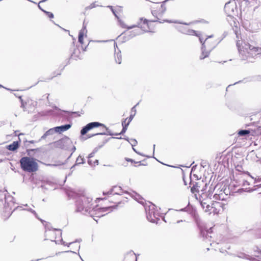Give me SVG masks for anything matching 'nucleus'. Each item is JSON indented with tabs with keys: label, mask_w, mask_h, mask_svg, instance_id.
Masks as SVG:
<instances>
[{
	"label": "nucleus",
	"mask_w": 261,
	"mask_h": 261,
	"mask_svg": "<svg viewBox=\"0 0 261 261\" xmlns=\"http://www.w3.org/2000/svg\"><path fill=\"white\" fill-rule=\"evenodd\" d=\"M92 199L91 197L83 194L80 196L76 202V211L81 212L84 215H89L93 217L94 214H97V217L105 215L103 213L106 212L111 208V206L105 207H98L97 206L92 207Z\"/></svg>",
	"instance_id": "1"
},
{
	"label": "nucleus",
	"mask_w": 261,
	"mask_h": 261,
	"mask_svg": "<svg viewBox=\"0 0 261 261\" xmlns=\"http://www.w3.org/2000/svg\"><path fill=\"white\" fill-rule=\"evenodd\" d=\"M254 44V43L252 41L239 40L237 41V46L242 60L252 62L251 60L254 57L261 54V47L256 46Z\"/></svg>",
	"instance_id": "2"
},
{
	"label": "nucleus",
	"mask_w": 261,
	"mask_h": 261,
	"mask_svg": "<svg viewBox=\"0 0 261 261\" xmlns=\"http://www.w3.org/2000/svg\"><path fill=\"white\" fill-rule=\"evenodd\" d=\"M204 212L208 214H217L222 207V203L218 201H211L209 194L202 193L199 198L196 197Z\"/></svg>",
	"instance_id": "3"
},
{
	"label": "nucleus",
	"mask_w": 261,
	"mask_h": 261,
	"mask_svg": "<svg viewBox=\"0 0 261 261\" xmlns=\"http://www.w3.org/2000/svg\"><path fill=\"white\" fill-rule=\"evenodd\" d=\"M19 163L21 168L25 172H34L38 169V164L33 158L28 156L22 157L20 159Z\"/></svg>",
	"instance_id": "4"
},
{
	"label": "nucleus",
	"mask_w": 261,
	"mask_h": 261,
	"mask_svg": "<svg viewBox=\"0 0 261 261\" xmlns=\"http://www.w3.org/2000/svg\"><path fill=\"white\" fill-rule=\"evenodd\" d=\"M147 220L152 223H158L160 220L159 214L155 210V205L150 202L144 205Z\"/></svg>",
	"instance_id": "5"
},
{
	"label": "nucleus",
	"mask_w": 261,
	"mask_h": 261,
	"mask_svg": "<svg viewBox=\"0 0 261 261\" xmlns=\"http://www.w3.org/2000/svg\"><path fill=\"white\" fill-rule=\"evenodd\" d=\"M4 199L5 200V209L6 211H8V217H10L13 211H10L12 209V206L15 203V202L14 201V197L10 195H6V194L7 193V191L5 190L4 191Z\"/></svg>",
	"instance_id": "6"
},
{
	"label": "nucleus",
	"mask_w": 261,
	"mask_h": 261,
	"mask_svg": "<svg viewBox=\"0 0 261 261\" xmlns=\"http://www.w3.org/2000/svg\"><path fill=\"white\" fill-rule=\"evenodd\" d=\"M177 29L183 34L189 35H195L199 37L200 42H202V37L200 33L196 32L195 31L188 29L187 26L178 25L177 27Z\"/></svg>",
	"instance_id": "7"
},
{
	"label": "nucleus",
	"mask_w": 261,
	"mask_h": 261,
	"mask_svg": "<svg viewBox=\"0 0 261 261\" xmlns=\"http://www.w3.org/2000/svg\"><path fill=\"white\" fill-rule=\"evenodd\" d=\"M100 126H103L104 124L99 123L98 122H92L89 123L86 126H84L81 130V134L82 136H84L90 130L93 128L99 127Z\"/></svg>",
	"instance_id": "8"
},
{
	"label": "nucleus",
	"mask_w": 261,
	"mask_h": 261,
	"mask_svg": "<svg viewBox=\"0 0 261 261\" xmlns=\"http://www.w3.org/2000/svg\"><path fill=\"white\" fill-rule=\"evenodd\" d=\"M140 22L138 23L137 25H135L136 27H138L141 29L143 32H150V28L149 24L148 23V20L146 19L140 18Z\"/></svg>",
	"instance_id": "9"
},
{
	"label": "nucleus",
	"mask_w": 261,
	"mask_h": 261,
	"mask_svg": "<svg viewBox=\"0 0 261 261\" xmlns=\"http://www.w3.org/2000/svg\"><path fill=\"white\" fill-rule=\"evenodd\" d=\"M72 144L71 139L68 137H64L57 142V145L60 148L67 149Z\"/></svg>",
	"instance_id": "10"
},
{
	"label": "nucleus",
	"mask_w": 261,
	"mask_h": 261,
	"mask_svg": "<svg viewBox=\"0 0 261 261\" xmlns=\"http://www.w3.org/2000/svg\"><path fill=\"white\" fill-rule=\"evenodd\" d=\"M124 193H128L127 192H124L121 187L115 186L113 187L107 192H103V194L104 195H121Z\"/></svg>",
	"instance_id": "11"
},
{
	"label": "nucleus",
	"mask_w": 261,
	"mask_h": 261,
	"mask_svg": "<svg viewBox=\"0 0 261 261\" xmlns=\"http://www.w3.org/2000/svg\"><path fill=\"white\" fill-rule=\"evenodd\" d=\"M212 228H210L209 229H203L202 228H200V235L204 239H208V237L211 238L212 237L209 236V234H211L212 232Z\"/></svg>",
	"instance_id": "12"
},
{
	"label": "nucleus",
	"mask_w": 261,
	"mask_h": 261,
	"mask_svg": "<svg viewBox=\"0 0 261 261\" xmlns=\"http://www.w3.org/2000/svg\"><path fill=\"white\" fill-rule=\"evenodd\" d=\"M71 127V124H67L61 126L55 127V129H56L57 133H61L62 132H65L69 129Z\"/></svg>",
	"instance_id": "13"
},
{
	"label": "nucleus",
	"mask_w": 261,
	"mask_h": 261,
	"mask_svg": "<svg viewBox=\"0 0 261 261\" xmlns=\"http://www.w3.org/2000/svg\"><path fill=\"white\" fill-rule=\"evenodd\" d=\"M19 141H14L12 144H9L7 146V148L10 151H15L19 146L20 138Z\"/></svg>",
	"instance_id": "14"
},
{
	"label": "nucleus",
	"mask_w": 261,
	"mask_h": 261,
	"mask_svg": "<svg viewBox=\"0 0 261 261\" xmlns=\"http://www.w3.org/2000/svg\"><path fill=\"white\" fill-rule=\"evenodd\" d=\"M202 43V47H201V55L200 56V59L202 60L204 59L205 58L207 57L210 54L209 51H206L205 50V46L204 45V42H201Z\"/></svg>",
	"instance_id": "15"
},
{
	"label": "nucleus",
	"mask_w": 261,
	"mask_h": 261,
	"mask_svg": "<svg viewBox=\"0 0 261 261\" xmlns=\"http://www.w3.org/2000/svg\"><path fill=\"white\" fill-rule=\"evenodd\" d=\"M234 7V6L232 4H231L230 2L227 3L225 5L224 10L225 11V12L226 13L229 14V15H230L231 12H233V11H234V10H233Z\"/></svg>",
	"instance_id": "16"
},
{
	"label": "nucleus",
	"mask_w": 261,
	"mask_h": 261,
	"mask_svg": "<svg viewBox=\"0 0 261 261\" xmlns=\"http://www.w3.org/2000/svg\"><path fill=\"white\" fill-rule=\"evenodd\" d=\"M115 61L117 63L120 64L121 63V55L120 51L118 49L117 50L115 49Z\"/></svg>",
	"instance_id": "17"
},
{
	"label": "nucleus",
	"mask_w": 261,
	"mask_h": 261,
	"mask_svg": "<svg viewBox=\"0 0 261 261\" xmlns=\"http://www.w3.org/2000/svg\"><path fill=\"white\" fill-rule=\"evenodd\" d=\"M55 133H57L56 129H55V127L50 128L44 134V135L41 137V139H44L46 138L47 136L52 135Z\"/></svg>",
	"instance_id": "18"
},
{
	"label": "nucleus",
	"mask_w": 261,
	"mask_h": 261,
	"mask_svg": "<svg viewBox=\"0 0 261 261\" xmlns=\"http://www.w3.org/2000/svg\"><path fill=\"white\" fill-rule=\"evenodd\" d=\"M129 33L130 34H129L130 37L133 38V37L136 36V35H141V34H143V32L141 31L140 29H135L132 31L129 32Z\"/></svg>",
	"instance_id": "19"
},
{
	"label": "nucleus",
	"mask_w": 261,
	"mask_h": 261,
	"mask_svg": "<svg viewBox=\"0 0 261 261\" xmlns=\"http://www.w3.org/2000/svg\"><path fill=\"white\" fill-rule=\"evenodd\" d=\"M80 54V51L79 49L75 48L74 49L73 52L72 53L71 57V58L76 60L77 58L80 59L79 57V55Z\"/></svg>",
	"instance_id": "20"
},
{
	"label": "nucleus",
	"mask_w": 261,
	"mask_h": 261,
	"mask_svg": "<svg viewBox=\"0 0 261 261\" xmlns=\"http://www.w3.org/2000/svg\"><path fill=\"white\" fill-rule=\"evenodd\" d=\"M126 120H127V119H125L124 121H123L122 122V125L123 128L122 129L121 132L118 135L123 134L124 133H125L126 132L127 128V126L128 125V124L125 123Z\"/></svg>",
	"instance_id": "21"
},
{
	"label": "nucleus",
	"mask_w": 261,
	"mask_h": 261,
	"mask_svg": "<svg viewBox=\"0 0 261 261\" xmlns=\"http://www.w3.org/2000/svg\"><path fill=\"white\" fill-rule=\"evenodd\" d=\"M118 19V21H119V25L123 28H127V29H133L134 28H136V26L135 25H132V26H130V27H127L125 23L124 22L121 20V19H120L119 18Z\"/></svg>",
	"instance_id": "22"
},
{
	"label": "nucleus",
	"mask_w": 261,
	"mask_h": 261,
	"mask_svg": "<svg viewBox=\"0 0 261 261\" xmlns=\"http://www.w3.org/2000/svg\"><path fill=\"white\" fill-rule=\"evenodd\" d=\"M130 195L134 198L135 199L137 200L139 203L143 204V202L141 200H143V199L141 197V196L137 194L136 193H134L133 194H130Z\"/></svg>",
	"instance_id": "23"
},
{
	"label": "nucleus",
	"mask_w": 261,
	"mask_h": 261,
	"mask_svg": "<svg viewBox=\"0 0 261 261\" xmlns=\"http://www.w3.org/2000/svg\"><path fill=\"white\" fill-rule=\"evenodd\" d=\"M241 178H242V185L243 186H245L247 185H249V183L245 179V177L247 176L246 174L244 173H241L240 174Z\"/></svg>",
	"instance_id": "24"
},
{
	"label": "nucleus",
	"mask_w": 261,
	"mask_h": 261,
	"mask_svg": "<svg viewBox=\"0 0 261 261\" xmlns=\"http://www.w3.org/2000/svg\"><path fill=\"white\" fill-rule=\"evenodd\" d=\"M104 128L106 129V132H100L99 134H100V135H110V136H113L114 135V134H113L111 131L107 127H106V126L104 125L103 126H102Z\"/></svg>",
	"instance_id": "25"
},
{
	"label": "nucleus",
	"mask_w": 261,
	"mask_h": 261,
	"mask_svg": "<svg viewBox=\"0 0 261 261\" xmlns=\"http://www.w3.org/2000/svg\"><path fill=\"white\" fill-rule=\"evenodd\" d=\"M256 0H243L242 2L244 3L247 6H253L256 3Z\"/></svg>",
	"instance_id": "26"
},
{
	"label": "nucleus",
	"mask_w": 261,
	"mask_h": 261,
	"mask_svg": "<svg viewBox=\"0 0 261 261\" xmlns=\"http://www.w3.org/2000/svg\"><path fill=\"white\" fill-rule=\"evenodd\" d=\"M249 133H250V131L249 130L242 129L239 132L238 134L240 136H245L249 134Z\"/></svg>",
	"instance_id": "27"
},
{
	"label": "nucleus",
	"mask_w": 261,
	"mask_h": 261,
	"mask_svg": "<svg viewBox=\"0 0 261 261\" xmlns=\"http://www.w3.org/2000/svg\"><path fill=\"white\" fill-rule=\"evenodd\" d=\"M85 163V159L82 158L81 155H79L76 159L75 165H79Z\"/></svg>",
	"instance_id": "28"
},
{
	"label": "nucleus",
	"mask_w": 261,
	"mask_h": 261,
	"mask_svg": "<svg viewBox=\"0 0 261 261\" xmlns=\"http://www.w3.org/2000/svg\"><path fill=\"white\" fill-rule=\"evenodd\" d=\"M237 256L239 258H246V259H250L248 256V255H246V254L244 253H242V252H240V253H239L238 254H237Z\"/></svg>",
	"instance_id": "29"
},
{
	"label": "nucleus",
	"mask_w": 261,
	"mask_h": 261,
	"mask_svg": "<svg viewBox=\"0 0 261 261\" xmlns=\"http://www.w3.org/2000/svg\"><path fill=\"white\" fill-rule=\"evenodd\" d=\"M84 35V34H83V33L79 32L78 41L82 44L83 43Z\"/></svg>",
	"instance_id": "30"
},
{
	"label": "nucleus",
	"mask_w": 261,
	"mask_h": 261,
	"mask_svg": "<svg viewBox=\"0 0 261 261\" xmlns=\"http://www.w3.org/2000/svg\"><path fill=\"white\" fill-rule=\"evenodd\" d=\"M199 187L197 185V184H196L195 185H194L191 189V192L194 193L196 192L199 191Z\"/></svg>",
	"instance_id": "31"
},
{
	"label": "nucleus",
	"mask_w": 261,
	"mask_h": 261,
	"mask_svg": "<svg viewBox=\"0 0 261 261\" xmlns=\"http://www.w3.org/2000/svg\"><path fill=\"white\" fill-rule=\"evenodd\" d=\"M168 0H166L161 5V11H162V13H163L165 12V11H166V7H165V3L167 1H168Z\"/></svg>",
	"instance_id": "32"
},
{
	"label": "nucleus",
	"mask_w": 261,
	"mask_h": 261,
	"mask_svg": "<svg viewBox=\"0 0 261 261\" xmlns=\"http://www.w3.org/2000/svg\"><path fill=\"white\" fill-rule=\"evenodd\" d=\"M41 11H43L44 13H45L48 16V17H49L50 18H54V16L52 13L46 11L43 9H41Z\"/></svg>",
	"instance_id": "33"
},
{
	"label": "nucleus",
	"mask_w": 261,
	"mask_h": 261,
	"mask_svg": "<svg viewBox=\"0 0 261 261\" xmlns=\"http://www.w3.org/2000/svg\"><path fill=\"white\" fill-rule=\"evenodd\" d=\"M96 2L91 4L89 6L86 8V9H91L97 6L95 4Z\"/></svg>",
	"instance_id": "34"
},
{
	"label": "nucleus",
	"mask_w": 261,
	"mask_h": 261,
	"mask_svg": "<svg viewBox=\"0 0 261 261\" xmlns=\"http://www.w3.org/2000/svg\"><path fill=\"white\" fill-rule=\"evenodd\" d=\"M23 210H27V211H28L29 212H31L32 214H33L35 215V216L37 218H38V215H37V213H36V212L34 210H32V208H30L23 209Z\"/></svg>",
	"instance_id": "35"
},
{
	"label": "nucleus",
	"mask_w": 261,
	"mask_h": 261,
	"mask_svg": "<svg viewBox=\"0 0 261 261\" xmlns=\"http://www.w3.org/2000/svg\"><path fill=\"white\" fill-rule=\"evenodd\" d=\"M80 32H82L83 34L86 33L87 32V30H86V26L84 22L83 23V28L80 30Z\"/></svg>",
	"instance_id": "36"
},
{
	"label": "nucleus",
	"mask_w": 261,
	"mask_h": 261,
	"mask_svg": "<svg viewBox=\"0 0 261 261\" xmlns=\"http://www.w3.org/2000/svg\"><path fill=\"white\" fill-rule=\"evenodd\" d=\"M132 147L135 146L137 144V141L136 139H132L130 143Z\"/></svg>",
	"instance_id": "37"
},
{
	"label": "nucleus",
	"mask_w": 261,
	"mask_h": 261,
	"mask_svg": "<svg viewBox=\"0 0 261 261\" xmlns=\"http://www.w3.org/2000/svg\"><path fill=\"white\" fill-rule=\"evenodd\" d=\"M135 114H131L128 118V121L127 122L126 124H129V123L132 121V120H133V119L134 118V116H135Z\"/></svg>",
	"instance_id": "38"
},
{
	"label": "nucleus",
	"mask_w": 261,
	"mask_h": 261,
	"mask_svg": "<svg viewBox=\"0 0 261 261\" xmlns=\"http://www.w3.org/2000/svg\"><path fill=\"white\" fill-rule=\"evenodd\" d=\"M18 97L20 99V100L21 101V107L23 109V111H25V108H24V103L23 101L21 96H18Z\"/></svg>",
	"instance_id": "39"
},
{
	"label": "nucleus",
	"mask_w": 261,
	"mask_h": 261,
	"mask_svg": "<svg viewBox=\"0 0 261 261\" xmlns=\"http://www.w3.org/2000/svg\"><path fill=\"white\" fill-rule=\"evenodd\" d=\"M38 150V149H27V154L28 155H31V153H32V152H33L35 150Z\"/></svg>",
	"instance_id": "40"
},
{
	"label": "nucleus",
	"mask_w": 261,
	"mask_h": 261,
	"mask_svg": "<svg viewBox=\"0 0 261 261\" xmlns=\"http://www.w3.org/2000/svg\"><path fill=\"white\" fill-rule=\"evenodd\" d=\"M108 7L110 8L111 10H112V12H113V13L114 14V15L115 16V17L117 18V19H119V17H118V16L117 15V14H116V12H115V11L113 9V7L111 6H108Z\"/></svg>",
	"instance_id": "41"
},
{
	"label": "nucleus",
	"mask_w": 261,
	"mask_h": 261,
	"mask_svg": "<svg viewBox=\"0 0 261 261\" xmlns=\"http://www.w3.org/2000/svg\"><path fill=\"white\" fill-rule=\"evenodd\" d=\"M99 134V133H96L93 134H89L88 135H87V138H91V137L96 136V135H100V134Z\"/></svg>",
	"instance_id": "42"
},
{
	"label": "nucleus",
	"mask_w": 261,
	"mask_h": 261,
	"mask_svg": "<svg viewBox=\"0 0 261 261\" xmlns=\"http://www.w3.org/2000/svg\"><path fill=\"white\" fill-rule=\"evenodd\" d=\"M61 242L62 243V245H64V246H68V247L69 246V245L71 244H72L73 242H70L69 243V244H67L65 242H64L63 239H61Z\"/></svg>",
	"instance_id": "43"
},
{
	"label": "nucleus",
	"mask_w": 261,
	"mask_h": 261,
	"mask_svg": "<svg viewBox=\"0 0 261 261\" xmlns=\"http://www.w3.org/2000/svg\"><path fill=\"white\" fill-rule=\"evenodd\" d=\"M139 103H138L136 106H135L134 107H133L132 108V112H134V114L136 115V107L138 105Z\"/></svg>",
	"instance_id": "44"
},
{
	"label": "nucleus",
	"mask_w": 261,
	"mask_h": 261,
	"mask_svg": "<svg viewBox=\"0 0 261 261\" xmlns=\"http://www.w3.org/2000/svg\"><path fill=\"white\" fill-rule=\"evenodd\" d=\"M46 166H50V167H56L57 166L56 164H45Z\"/></svg>",
	"instance_id": "45"
},
{
	"label": "nucleus",
	"mask_w": 261,
	"mask_h": 261,
	"mask_svg": "<svg viewBox=\"0 0 261 261\" xmlns=\"http://www.w3.org/2000/svg\"><path fill=\"white\" fill-rule=\"evenodd\" d=\"M98 164V160H96L93 164V166H95L96 165H97Z\"/></svg>",
	"instance_id": "46"
},
{
	"label": "nucleus",
	"mask_w": 261,
	"mask_h": 261,
	"mask_svg": "<svg viewBox=\"0 0 261 261\" xmlns=\"http://www.w3.org/2000/svg\"><path fill=\"white\" fill-rule=\"evenodd\" d=\"M94 153L91 152V153H90L89 154V155H88V159H90V158H91L93 157V156H94Z\"/></svg>",
	"instance_id": "47"
},
{
	"label": "nucleus",
	"mask_w": 261,
	"mask_h": 261,
	"mask_svg": "<svg viewBox=\"0 0 261 261\" xmlns=\"http://www.w3.org/2000/svg\"><path fill=\"white\" fill-rule=\"evenodd\" d=\"M88 163L89 165L93 166L92 160H90V159H89V160H88Z\"/></svg>",
	"instance_id": "48"
},
{
	"label": "nucleus",
	"mask_w": 261,
	"mask_h": 261,
	"mask_svg": "<svg viewBox=\"0 0 261 261\" xmlns=\"http://www.w3.org/2000/svg\"><path fill=\"white\" fill-rule=\"evenodd\" d=\"M126 160L127 161V162H130L132 163H136L133 160L131 159H128V158H126Z\"/></svg>",
	"instance_id": "49"
},
{
	"label": "nucleus",
	"mask_w": 261,
	"mask_h": 261,
	"mask_svg": "<svg viewBox=\"0 0 261 261\" xmlns=\"http://www.w3.org/2000/svg\"><path fill=\"white\" fill-rule=\"evenodd\" d=\"M254 190L252 189H250V188H248V189H246V191H247V192H252Z\"/></svg>",
	"instance_id": "50"
},
{
	"label": "nucleus",
	"mask_w": 261,
	"mask_h": 261,
	"mask_svg": "<svg viewBox=\"0 0 261 261\" xmlns=\"http://www.w3.org/2000/svg\"><path fill=\"white\" fill-rule=\"evenodd\" d=\"M4 192H3V194L2 195H0V200H2L3 198H4Z\"/></svg>",
	"instance_id": "51"
},
{
	"label": "nucleus",
	"mask_w": 261,
	"mask_h": 261,
	"mask_svg": "<svg viewBox=\"0 0 261 261\" xmlns=\"http://www.w3.org/2000/svg\"><path fill=\"white\" fill-rule=\"evenodd\" d=\"M25 142H26V143H35V141H33V140L30 141H25Z\"/></svg>",
	"instance_id": "52"
},
{
	"label": "nucleus",
	"mask_w": 261,
	"mask_h": 261,
	"mask_svg": "<svg viewBox=\"0 0 261 261\" xmlns=\"http://www.w3.org/2000/svg\"><path fill=\"white\" fill-rule=\"evenodd\" d=\"M186 222V221H185V220H178V221H177L176 222V223H179L180 222Z\"/></svg>",
	"instance_id": "53"
},
{
	"label": "nucleus",
	"mask_w": 261,
	"mask_h": 261,
	"mask_svg": "<svg viewBox=\"0 0 261 261\" xmlns=\"http://www.w3.org/2000/svg\"><path fill=\"white\" fill-rule=\"evenodd\" d=\"M96 152H97V149H96V148H95L92 152V153H94V154H95V153Z\"/></svg>",
	"instance_id": "54"
},
{
	"label": "nucleus",
	"mask_w": 261,
	"mask_h": 261,
	"mask_svg": "<svg viewBox=\"0 0 261 261\" xmlns=\"http://www.w3.org/2000/svg\"><path fill=\"white\" fill-rule=\"evenodd\" d=\"M96 152H97V149H96V148H95L92 152V153H94V154H95V153Z\"/></svg>",
	"instance_id": "55"
},
{
	"label": "nucleus",
	"mask_w": 261,
	"mask_h": 261,
	"mask_svg": "<svg viewBox=\"0 0 261 261\" xmlns=\"http://www.w3.org/2000/svg\"><path fill=\"white\" fill-rule=\"evenodd\" d=\"M75 149H76L75 147V146H73V148H72V152L75 151Z\"/></svg>",
	"instance_id": "56"
},
{
	"label": "nucleus",
	"mask_w": 261,
	"mask_h": 261,
	"mask_svg": "<svg viewBox=\"0 0 261 261\" xmlns=\"http://www.w3.org/2000/svg\"><path fill=\"white\" fill-rule=\"evenodd\" d=\"M76 165H75V164L72 166L71 167V170H73V169H74V167L76 166Z\"/></svg>",
	"instance_id": "57"
},
{
	"label": "nucleus",
	"mask_w": 261,
	"mask_h": 261,
	"mask_svg": "<svg viewBox=\"0 0 261 261\" xmlns=\"http://www.w3.org/2000/svg\"><path fill=\"white\" fill-rule=\"evenodd\" d=\"M156 12L155 11H152V14L153 15V16H155V15L156 14Z\"/></svg>",
	"instance_id": "58"
},
{
	"label": "nucleus",
	"mask_w": 261,
	"mask_h": 261,
	"mask_svg": "<svg viewBox=\"0 0 261 261\" xmlns=\"http://www.w3.org/2000/svg\"><path fill=\"white\" fill-rule=\"evenodd\" d=\"M43 258H39V259H37L36 260H32L31 261H39V260H41Z\"/></svg>",
	"instance_id": "59"
},
{
	"label": "nucleus",
	"mask_w": 261,
	"mask_h": 261,
	"mask_svg": "<svg viewBox=\"0 0 261 261\" xmlns=\"http://www.w3.org/2000/svg\"><path fill=\"white\" fill-rule=\"evenodd\" d=\"M133 150H134V151H135L136 153H138V154H140L139 153H138V152L136 151V150L134 148V147H133Z\"/></svg>",
	"instance_id": "60"
},
{
	"label": "nucleus",
	"mask_w": 261,
	"mask_h": 261,
	"mask_svg": "<svg viewBox=\"0 0 261 261\" xmlns=\"http://www.w3.org/2000/svg\"><path fill=\"white\" fill-rule=\"evenodd\" d=\"M87 138H85L84 137H81V139L85 140Z\"/></svg>",
	"instance_id": "61"
},
{
	"label": "nucleus",
	"mask_w": 261,
	"mask_h": 261,
	"mask_svg": "<svg viewBox=\"0 0 261 261\" xmlns=\"http://www.w3.org/2000/svg\"><path fill=\"white\" fill-rule=\"evenodd\" d=\"M55 230H58V231H61L60 229H54V231Z\"/></svg>",
	"instance_id": "62"
},
{
	"label": "nucleus",
	"mask_w": 261,
	"mask_h": 261,
	"mask_svg": "<svg viewBox=\"0 0 261 261\" xmlns=\"http://www.w3.org/2000/svg\"><path fill=\"white\" fill-rule=\"evenodd\" d=\"M64 112H65V113H67L68 114H70V112H68V111H64Z\"/></svg>",
	"instance_id": "63"
},
{
	"label": "nucleus",
	"mask_w": 261,
	"mask_h": 261,
	"mask_svg": "<svg viewBox=\"0 0 261 261\" xmlns=\"http://www.w3.org/2000/svg\"><path fill=\"white\" fill-rule=\"evenodd\" d=\"M38 7L41 10V9H42L41 7L40 6L39 4L38 5Z\"/></svg>",
	"instance_id": "64"
}]
</instances>
